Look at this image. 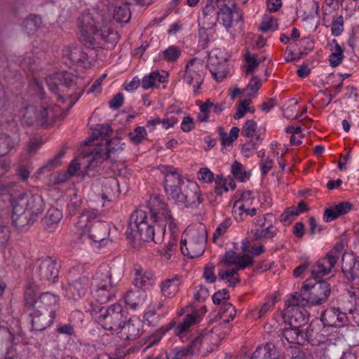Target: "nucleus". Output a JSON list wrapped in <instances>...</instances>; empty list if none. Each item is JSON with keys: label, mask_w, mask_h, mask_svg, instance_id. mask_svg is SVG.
<instances>
[{"label": "nucleus", "mask_w": 359, "mask_h": 359, "mask_svg": "<svg viewBox=\"0 0 359 359\" xmlns=\"http://www.w3.org/2000/svg\"><path fill=\"white\" fill-rule=\"evenodd\" d=\"M12 221L19 228L28 221H35L44 210V203L39 195L31 193L20 194L12 200Z\"/></svg>", "instance_id": "nucleus-1"}, {"label": "nucleus", "mask_w": 359, "mask_h": 359, "mask_svg": "<svg viewBox=\"0 0 359 359\" xmlns=\"http://www.w3.org/2000/svg\"><path fill=\"white\" fill-rule=\"evenodd\" d=\"M49 90L57 95L58 101L68 102L67 111H69L81 96L82 90H77L74 83L72 75L66 72L55 73L46 79Z\"/></svg>", "instance_id": "nucleus-2"}, {"label": "nucleus", "mask_w": 359, "mask_h": 359, "mask_svg": "<svg viewBox=\"0 0 359 359\" xmlns=\"http://www.w3.org/2000/svg\"><path fill=\"white\" fill-rule=\"evenodd\" d=\"M330 285L327 281H318L313 285L305 283L299 294L294 293L287 300L288 307H299L324 304L330 294Z\"/></svg>", "instance_id": "nucleus-3"}, {"label": "nucleus", "mask_w": 359, "mask_h": 359, "mask_svg": "<svg viewBox=\"0 0 359 359\" xmlns=\"http://www.w3.org/2000/svg\"><path fill=\"white\" fill-rule=\"evenodd\" d=\"M100 216L97 210H84L76 223L78 230L83 232L81 238H84L98 243L104 241L109 234V228L106 222L96 220Z\"/></svg>", "instance_id": "nucleus-4"}, {"label": "nucleus", "mask_w": 359, "mask_h": 359, "mask_svg": "<svg viewBox=\"0 0 359 359\" xmlns=\"http://www.w3.org/2000/svg\"><path fill=\"white\" fill-rule=\"evenodd\" d=\"M233 319V316L230 314L228 319L215 326L210 331L193 339L188 346L193 354L201 353L204 355L217 348L229 330V323Z\"/></svg>", "instance_id": "nucleus-5"}, {"label": "nucleus", "mask_w": 359, "mask_h": 359, "mask_svg": "<svg viewBox=\"0 0 359 359\" xmlns=\"http://www.w3.org/2000/svg\"><path fill=\"white\" fill-rule=\"evenodd\" d=\"M126 234L127 238L132 241H154L155 243L161 241V238L155 240L154 227L149 223L147 213L142 210H137L131 215Z\"/></svg>", "instance_id": "nucleus-6"}, {"label": "nucleus", "mask_w": 359, "mask_h": 359, "mask_svg": "<svg viewBox=\"0 0 359 359\" xmlns=\"http://www.w3.org/2000/svg\"><path fill=\"white\" fill-rule=\"evenodd\" d=\"M189 235V241L187 238H182L180 250L183 255L189 258H196L201 256L205 250L208 238V232L205 226L199 224L196 227L187 229L184 236Z\"/></svg>", "instance_id": "nucleus-7"}, {"label": "nucleus", "mask_w": 359, "mask_h": 359, "mask_svg": "<svg viewBox=\"0 0 359 359\" xmlns=\"http://www.w3.org/2000/svg\"><path fill=\"white\" fill-rule=\"evenodd\" d=\"M59 273L57 263L50 257L40 259L34 265L28 287H39L55 282Z\"/></svg>", "instance_id": "nucleus-8"}, {"label": "nucleus", "mask_w": 359, "mask_h": 359, "mask_svg": "<svg viewBox=\"0 0 359 359\" xmlns=\"http://www.w3.org/2000/svg\"><path fill=\"white\" fill-rule=\"evenodd\" d=\"M57 110V107L50 108L46 101H44L39 108L30 105L25 108L22 121L29 126H43L48 121H54L58 118ZM59 118L62 119L64 116L60 115Z\"/></svg>", "instance_id": "nucleus-9"}, {"label": "nucleus", "mask_w": 359, "mask_h": 359, "mask_svg": "<svg viewBox=\"0 0 359 359\" xmlns=\"http://www.w3.org/2000/svg\"><path fill=\"white\" fill-rule=\"evenodd\" d=\"M218 22L229 31L234 22L242 20V13L235 0H215Z\"/></svg>", "instance_id": "nucleus-10"}, {"label": "nucleus", "mask_w": 359, "mask_h": 359, "mask_svg": "<svg viewBox=\"0 0 359 359\" xmlns=\"http://www.w3.org/2000/svg\"><path fill=\"white\" fill-rule=\"evenodd\" d=\"M125 318L122 306L114 304L107 309L104 308L97 317V320L104 330L116 334Z\"/></svg>", "instance_id": "nucleus-11"}, {"label": "nucleus", "mask_w": 359, "mask_h": 359, "mask_svg": "<svg viewBox=\"0 0 359 359\" xmlns=\"http://www.w3.org/2000/svg\"><path fill=\"white\" fill-rule=\"evenodd\" d=\"M148 206L151 217L158 224L161 233L163 236L165 232L166 222L172 217L168 205L161 196L154 195L150 198Z\"/></svg>", "instance_id": "nucleus-12"}, {"label": "nucleus", "mask_w": 359, "mask_h": 359, "mask_svg": "<svg viewBox=\"0 0 359 359\" xmlns=\"http://www.w3.org/2000/svg\"><path fill=\"white\" fill-rule=\"evenodd\" d=\"M205 69L203 61L196 57L189 60L186 65L183 80L188 85H193L195 93L201 88L203 82Z\"/></svg>", "instance_id": "nucleus-13"}, {"label": "nucleus", "mask_w": 359, "mask_h": 359, "mask_svg": "<svg viewBox=\"0 0 359 359\" xmlns=\"http://www.w3.org/2000/svg\"><path fill=\"white\" fill-rule=\"evenodd\" d=\"M228 57L221 49H214L208 56V68L214 79L220 82L227 75Z\"/></svg>", "instance_id": "nucleus-14"}, {"label": "nucleus", "mask_w": 359, "mask_h": 359, "mask_svg": "<svg viewBox=\"0 0 359 359\" xmlns=\"http://www.w3.org/2000/svg\"><path fill=\"white\" fill-rule=\"evenodd\" d=\"M34 287H27L25 292V300L27 307L33 309H39L45 312H49L48 308L57 304L59 297L50 292L42 293L37 298L34 294Z\"/></svg>", "instance_id": "nucleus-15"}, {"label": "nucleus", "mask_w": 359, "mask_h": 359, "mask_svg": "<svg viewBox=\"0 0 359 359\" xmlns=\"http://www.w3.org/2000/svg\"><path fill=\"white\" fill-rule=\"evenodd\" d=\"M103 19L102 15L98 11L86 10L79 17L78 26L82 34L89 39Z\"/></svg>", "instance_id": "nucleus-16"}, {"label": "nucleus", "mask_w": 359, "mask_h": 359, "mask_svg": "<svg viewBox=\"0 0 359 359\" xmlns=\"http://www.w3.org/2000/svg\"><path fill=\"white\" fill-rule=\"evenodd\" d=\"M198 318V314L196 312H193L191 313L186 315L177 325H175V323L172 321L161 332L158 338H156L153 341H151L149 343V344L146 347V348H148L156 344L160 340L162 336L170 330H173L174 334L179 336L180 339H182L184 337V334L188 332L189 327L192 325L196 323Z\"/></svg>", "instance_id": "nucleus-17"}, {"label": "nucleus", "mask_w": 359, "mask_h": 359, "mask_svg": "<svg viewBox=\"0 0 359 359\" xmlns=\"http://www.w3.org/2000/svg\"><path fill=\"white\" fill-rule=\"evenodd\" d=\"M340 255V252L334 250L320 259L312 267V277L316 280L330 273L339 261Z\"/></svg>", "instance_id": "nucleus-18"}, {"label": "nucleus", "mask_w": 359, "mask_h": 359, "mask_svg": "<svg viewBox=\"0 0 359 359\" xmlns=\"http://www.w3.org/2000/svg\"><path fill=\"white\" fill-rule=\"evenodd\" d=\"M291 319V326L283 330L282 336L289 344L303 345L306 341V336L304 333L302 327L306 323V319L302 318V323L299 325H293L297 321V318L295 316H293Z\"/></svg>", "instance_id": "nucleus-19"}, {"label": "nucleus", "mask_w": 359, "mask_h": 359, "mask_svg": "<svg viewBox=\"0 0 359 359\" xmlns=\"http://www.w3.org/2000/svg\"><path fill=\"white\" fill-rule=\"evenodd\" d=\"M90 285L91 283L88 276H81L69 283V285L65 289V296L68 299L78 300L86 294Z\"/></svg>", "instance_id": "nucleus-20"}, {"label": "nucleus", "mask_w": 359, "mask_h": 359, "mask_svg": "<svg viewBox=\"0 0 359 359\" xmlns=\"http://www.w3.org/2000/svg\"><path fill=\"white\" fill-rule=\"evenodd\" d=\"M321 320L327 326L336 327H344L348 322L346 312L336 307L327 309L321 316Z\"/></svg>", "instance_id": "nucleus-21"}, {"label": "nucleus", "mask_w": 359, "mask_h": 359, "mask_svg": "<svg viewBox=\"0 0 359 359\" xmlns=\"http://www.w3.org/2000/svg\"><path fill=\"white\" fill-rule=\"evenodd\" d=\"M142 324L137 318H130L128 321L123 320L116 334L125 341L135 340L140 334Z\"/></svg>", "instance_id": "nucleus-22"}, {"label": "nucleus", "mask_w": 359, "mask_h": 359, "mask_svg": "<svg viewBox=\"0 0 359 359\" xmlns=\"http://www.w3.org/2000/svg\"><path fill=\"white\" fill-rule=\"evenodd\" d=\"M118 279L112 278V272L109 266L104 265L98 269L90 281L92 287L115 288Z\"/></svg>", "instance_id": "nucleus-23"}, {"label": "nucleus", "mask_w": 359, "mask_h": 359, "mask_svg": "<svg viewBox=\"0 0 359 359\" xmlns=\"http://www.w3.org/2000/svg\"><path fill=\"white\" fill-rule=\"evenodd\" d=\"M118 39V33L111 29L108 20L104 18L95 30V33H93L91 37L89 38V39L93 40L95 42L102 40L111 44L116 43Z\"/></svg>", "instance_id": "nucleus-24"}, {"label": "nucleus", "mask_w": 359, "mask_h": 359, "mask_svg": "<svg viewBox=\"0 0 359 359\" xmlns=\"http://www.w3.org/2000/svg\"><path fill=\"white\" fill-rule=\"evenodd\" d=\"M88 165L86 166V171H82L79 175L83 178L85 176H94L95 174H90L91 171H94L100 168L102 163L107 160L108 155L105 151L100 148H94L91 153L86 156Z\"/></svg>", "instance_id": "nucleus-25"}, {"label": "nucleus", "mask_w": 359, "mask_h": 359, "mask_svg": "<svg viewBox=\"0 0 359 359\" xmlns=\"http://www.w3.org/2000/svg\"><path fill=\"white\" fill-rule=\"evenodd\" d=\"M32 318V330L41 332L49 327L53 323L54 316L53 311L45 312L39 309H34L30 313Z\"/></svg>", "instance_id": "nucleus-26"}, {"label": "nucleus", "mask_w": 359, "mask_h": 359, "mask_svg": "<svg viewBox=\"0 0 359 359\" xmlns=\"http://www.w3.org/2000/svg\"><path fill=\"white\" fill-rule=\"evenodd\" d=\"M184 198L182 207L184 208H197L202 202L201 191L198 185L189 180L187 187H184Z\"/></svg>", "instance_id": "nucleus-27"}, {"label": "nucleus", "mask_w": 359, "mask_h": 359, "mask_svg": "<svg viewBox=\"0 0 359 359\" xmlns=\"http://www.w3.org/2000/svg\"><path fill=\"white\" fill-rule=\"evenodd\" d=\"M189 180L178 179L176 182L167 184L164 189L169 200L172 201L179 206H182L184 198V189L187 187Z\"/></svg>", "instance_id": "nucleus-28"}, {"label": "nucleus", "mask_w": 359, "mask_h": 359, "mask_svg": "<svg viewBox=\"0 0 359 359\" xmlns=\"http://www.w3.org/2000/svg\"><path fill=\"white\" fill-rule=\"evenodd\" d=\"M223 262L226 266L234 265L236 266L235 269L241 270L252 265V257L247 254L239 255L234 251L230 250L224 254Z\"/></svg>", "instance_id": "nucleus-29"}, {"label": "nucleus", "mask_w": 359, "mask_h": 359, "mask_svg": "<svg viewBox=\"0 0 359 359\" xmlns=\"http://www.w3.org/2000/svg\"><path fill=\"white\" fill-rule=\"evenodd\" d=\"M341 270L349 280H358L359 283V261L351 255H343Z\"/></svg>", "instance_id": "nucleus-30"}, {"label": "nucleus", "mask_w": 359, "mask_h": 359, "mask_svg": "<svg viewBox=\"0 0 359 359\" xmlns=\"http://www.w3.org/2000/svg\"><path fill=\"white\" fill-rule=\"evenodd\" d=\"M352 204L348 201H344L331 206L325 210L323 214V220L325 222H330L337 219L339 217L348 213L352 208Z\"/></svg>", "instance_id": "nucleus-31"}, {"label": "nucleus", "mask_w": 359, "mask_h": 359, "mask_svg": "<svg viewBox=\"0 0 359 359\" xmlns=\"http://www.w3.org/2000/svg\"><path fill=\"white\" fill-rule=\"evenodd\" d=\"M102 198L111 201L113 197L118 196L120 193L119 183L116 178L109 177L104 178L102 182Z\"/></svg>", "instance_id": "nucleus-32"}, {"label": "nucleus", "mask_w": 359, "mask_h": 359, "mask_svg": "<svg viewBox=\"0 0 359 359\" xmlns=\"http://www.w3.org/2000/svg\"><path fill=\"white\" fill-rule=\"evenodd\" d=\"M154 282L153 273L143 269H136L133 279L134 285L142 290H146L152 286Z\"/></svg>", "instance_id": "nucleus-33"}, {"label": "nucleus", "mask_w": 359, "mask_h": 359, "mask_svg": "<svg viewBox=\"0 0 359 359\" xmlns=\"http://www.w3.org/2000/svg\"><path fill=\"white\" fill-rule=\"evenodd\" d=\"M108 10L113 19L116 22H128L130 18L129 8L126 4H113L109 6Z\"/></svg>", "instance_id": "nucleus-34"}, {"label": "nucleus", "mask_w": 359, "mask_h": 359, "mask_svg": "<svg viewBox=\"0 0 359 359\" xmlns=\"http://www.w3.org/2000/svg\"><path fill=\"white\" fill-rule=\"evenodd\" d=\"M250 359H280V355L272 344H266L256 348Z\"/></svg>", "instance_id": "nucleus-35"}, {"label": "nucleus", "mask_w": 359, "mask_h": 359, "mask_svg": "<svg viewBox=\"0 0 359 359\" xmlns=\"http://www.w3.org/2000/svg\"><path fill=\"white\" fill-rule=\"evenodd\" d=\"M91 294L99 304H106L115 296V288L92 287Z\"/></svg>", "instance_id": "nucleus-36"}, {"label": "nucleus", "mask_w": 359, "mask_h": 359, "mask_svg": "<svg viewBox=\"0 0 359 359\" xmlns=\"http://www.w3.org/2000/svg\"><path fill=\"white\" fill-rule=\"evenodd\" d=\"M167 76L168 74L165 72H162L161 74L158 71L152 72L143 77L142 81V87L147 90L153 87L157 83H164L166 81Z\"/></svg>", "instance_id": "nucleus-37"}, {"label": "nucleus", "mask_w": 359, "mask_h": 359, "mask_svg": "<svg viewBox=\"0 0 359 359\" xmlns=\"http://www.w3.org/2000/svg\"><path fill=\"white\" fill-rule=\"evenodd\" d=\"M62 55L72 64L83 62L86 58V54L81 51L80 48L76 46H67L64 48Z\"/></svg>", "instance_id": "nucleus-38"}, {"label": "nucleus", "mask_w": 359, "mask_h": 359, "mask_svg": "<svg viewBox=\"0 0 359 359\" xmlns=\"http://www.w3.org/2000/svg\"><path fill=\"white\" fill-rule=\"evenodd\" d=\"M180 284V279L176 276L166 279L161 285L162 294L168 298L174 297L178 291Z\"/></svg>", "instance_id": "nucleus-39"}, {"label": "nucleus", "mask_w": 359, "mask_h": 359, "mask_svg": "<svg viewBox=\"0 0 359 359\" xmlns=\"http://www.w3.org/2000/svg\"><path fill=\"white\" fill-rule=\"evenodd\" d=\"M124 299L126 304L135 309L144 302L145 294L140 290H129L126 294Z\"/></svg>", "instance_id": "nucleus-40"}, {"label": "nucleus", "mask_w": 359, "mask_h": 359, "mask_svg": "<svg viewBox=\"0 0 359 359\" xmlns=\"http://www.w3.org/2000/svg\"><path fill=\"white\" fill-rule=\"evenodd\" d=\"M217 22V16L214 15H203L202 14L200 15L198 18L199 36L202 37L205 34L206 30L215 27Z\"/></svg>", "instance_id": "nucleus-41"}, {"label": "nucleus", "mask_w": 359, "mask_h": 359, "mask_svg": "<svg viewBox=\"0 0 359 359\" xmlns=\"http://www.w3.org/2000/svg\"><path fill=\"white\" fill-rule=\"evenodd\" d=\"M19 141L18 136L12 138L5 133L0 134V156L7 154Z\"/></svg>", "instance_id": "nucleus-42"}, {"label": "nucleus", "mask_w": 359, "mask_h": 359, "mask_svg": "<svg viewBox=\"0 0 359 359\" xmlns=\"http://www.w3.org/2000/svg\"><path fill=\"white\" fill-rule=\"evenodd\" d=\"M330 50L332 51V53L330 55V63L332 67H336L341 62L344 58L343 49L337 43V40L333 39Z\"/></svg>", "instance_id": "nucleus-43"}, {"label": "nucleus", "mask_w": 359, "mask_h": 359, "mask_svg": "<svg viewBox=\"0 0 359 359\" xmlns=\"http://www.w3.org/2000/svg\"><path fill=\"white\" fill-rule=\"evenodd\" d=\"M62 217V212L57 208H52L46 212L43 222L47 228L52 229L55 224H57L61 220Z\"/></svg>", "instance_id": "nucleus-44"}, {"label": "nucleus", "mask_w": 359, "mask_h": 359, "mask_svg": "<svg viewBox=\"0 0 359 359\" xmlns=\"http://www.w3.org/2000/svg\"><path fill=\"white\" fill-rule=\"evenodd\" d=\"M161 172L165 175V179L163 181V187L167 184L176 182L178 179H182L178 174L177 169L172 166L162 165L160 168Z\"/></svg>", "instance_id": "nucleus-45"}, {"label": "nucleus", "mask_w": 359, "mask_h": 359, "mask_svg": "<svg viewBox=\"0 0 359 359\" xmlns=\"http://www.w3.org/2000/svg\"><path fill=\"white\" fill-rule=\"evenodd\" d=\"M41 18L35 15H30L24 22L23 28L29 34H34L41 25Z\"/></svg>", "instance_id": "nucleus-46"}, {"label": "nucleus", "mask_w": 359, "mask_h": 359, "mask_svg": "<svg viewBox=\"0 0 359 359\" xmlns=\"http://www.w3.org/2000/svg\"><path fill=\"white\" fill-rule=\"evenodd\" d=\"M65 152L63 151L59 152L53 158L50 159L44 165L37 170L38 174H43L46 172H50L53 169L59 167L61 164V159L64 156Z\"/></svg>", "instance_id": "nucleus-47"}, {"label": "nucleus", "mask_w": 359, "mask_h": 359, "mask_svg": "<svg viewBox=\"0 0 359 359\" xmlns=\"http://www.w3.org/2000/svg\"><path fill=\"white\" fill-rule=\"evenodd\" d=\"M196 105L199 107L200 111L198 114V118L201 122H207L209 118V113L213 103L208 99L205 102L200 100L196 101Z\"/></svg>", "instance_id": "nucleus-48"}, {"label": "nucleus", "mask_w": 359, "mask_h": 359, "mask_svg": "<svg viewBox=\"0 0 359 359\" xmlns=\"http://www.w3.org/2000/svg\"><path fill=\"white\" fill-rule=\"evenodd\" d=\"M277 233V229L270 224L266 228H259L255 231L254 237L256 240H262L264 238H272Z\"/></svg>", "instance_id": "nucleus-49"}, {"label": "nucleus", "mask_w": 359, "mask_h": 359, "mask_svg": "<svg viewBox=\"0 0 359 359\" xmlns=\"http://www.w3.org/2000/svg\"><path fill=\"white\" fill-rule=\"evenodd\" d=\"M275 303V298L267 299L260 308H257L252 312V317L256 319L261 318L273 307Z\"/></svg>", "instance_id": "nucleus-50"}, {"label": "nucleus", "mask_w": 359, "mask_h": 359, "mask_svg": "<svg viewBox=\"0 0 359 359\" xmlns=\"http://www.w3.org/2000/svg\"><path fill=\"white\" fill-rule=\"evenodd\" d=\"M192 355V351L188 346L175 348L170 353V356L172 359H189Z\"/></svg>", "instance_id": "nucleus-51"}, {"label": "nucleus", "mask_w": 359, "mask_h": 359, "mask_svg": "<svg viewBox=\"0 0 359 359\" xmlns=\"http://www.w3.org/2000/svg\"><path fill=\"white\" fill-rule=\"evenodd\" d=\"M82 203L81 199L76 194L72 195L70 201L67 206V211L69 216H74L81 208Z\"/></svg>", "instance_id": "nucleus-52"}, {"label": "nucleus", "mask_w": 359, "mask_h": 359, "mask_svg": "<svg viewBox=\"0 0 359 359\" xmlns=\"http://www.w3.org/2000/svg\"><path fill=\"white\" fill-rule=\"evenodd\" d=\"M278 29V23L276 19L269 15H264L263 17L260 29L264 32L275 31Z\"/></svg>", "instance_id": "nucleus-53"}, {"label": "nucleus", "mask_w": 359, "mask_h": 359, "mask_svg": "<svg viewBox=\"0 0 359 359\" xmlns=\"http://www.w3.org/2000/svg\"><path fill=\"white\" fill-rule=\"evenodd\" d=\"M177 237H170V239L165 245L162 250V255L166 259H169L171 258L172 255L175 254L176 251V246L177 243Z\"/></svg>", "instance_id": "nucleus-54"}, {"label": "nucleus", "mask_w": 359, "mask_h": 359, "mask_svg": "<svg viewBox=\"0 0 359 359\" xmlns=\"http://www.w3.org/2000/svg\"><path fill=\"white\" fill-rule=\"evenodd\" d=\"M257 124L252 120L246 121L241 130V135L247 137H252L257 135Z\"/></svg>", "instance_id": "nucleus-55"}, {"label": "nucleus", "mask_w": 359, "mask_h": 359, "mask_svg": "<svg viewBox=\"0 0 359 359\" xmlns=\"http://www.w3.org/2000/svg\"><path fill=\"white\" fill-rule=\"evenodd\" d=\"M111 131V127L107 124L97 125L93 132V139L90 142H93L95 140H98L99 138L102 140V138L107 137Z\"/></svg>", "instance_id": "nucleus-56"}, {"label": "nucleus", "mask_w": 359, "mask_h": 359, "mask_svg": "<svg viewBox=\"0 0 359 359\" xmlns=\"http://www.w3.org/2000/svg\"><path fill=\"white\" fill-rule=\"evenodd\" d=\"M123 144L119 138H113L107 142V146L104 149V151L106 150L105 153L109 157L111 154L123 150Z\"/></svg>", "instance_id": "nucleus-57"}, {"label": "nucleus", "mask_w": 359, "mask_h": 359, "mask_svg": "<svg viewBox=\"0 0 359 359\" xmlns=\"http://www.w3.org/2000/svg\"><path fill=\"white\" fill-rule=\"evenodd\" d=\"M164 58L168 62L177 60L181 55V50L176 46H169L163 51Z\"/></svg>", "instance_id": "nucleus-58"}, {"label": "nucleus", "mask_w": 359, "mask_h": 359, "mask_svg": "<svg viewBox=\"0 0 359 359\" xmlns=\"http://www.w3.org/2000/svg\"><path fill=\"white\" fill-rule=\"evenodd\" d=\"M262 139L257 135L256 137L255 142L254 141H249L242 146V154L245 156H250L253 151H255L257 149V146L261 143Z\"/></svg>", "instance_id": "nucleus-59"}, {"label": "nucleus", "mask_w": 359, "mask_h": 359, "mask_svg": "<svg viewBox=\"0 0 359 359\" xmlns=\"http://www.w3.org/2000/svg\"><path fill=\"white\" fill-rule=\"evenodd\" d=\"M147 131L144 127H137L133 132L129 133L130 140L135 144L140 143L146 137Z\"/></svg>", "instance_id": "nucleus-60"}, {"label": "nucleus", "mask_w": 359, "mask_h": 359, "mask_svg": "<svg viewBox=\"0 0 359 359\" xmlns=\"http://www.w3.org/2000/svg\"><path fill=\"white\" fill-rule=\"evenodd\" d=\"M231 172L233 175L241 182H243L248 178L242 164L236 161H234L231 165Z\"/></svg>", "instance_id": "nucleus-61"}, {"label": "nucleus", "mask_w": 359, "mask_h": 359, "mask_svg": "<svg viewBox=\"0 0 359 359\" xmlns=\"http://www.w3.org/2000/svg\"><path fill=\"white\" fill-rule=\"evenodd\" d=\"M215 182V191L217 195L221 196L224 192H227L229 187H227V180L223 176L217 175Z\"/></svg>", "instance_id": "nucleus-62"}, {"label": "nucleus", "mask_w": 359, "mask_h": 359, "mask_svg": "<svg viewBox=\"0 0 359 359\" xmlns=\"http://www.w3.org/2000/svg\"><path fill=\"white\" fill-rule=\"evenodd\" d=\"M231 221L230 219L229 218H226L215 229L214 233H213V236H212V240H213V242H216L217 239L221 236L222 235H223L226 231V230L228 229V228L231 226Z\"/></svg>", "instance_id": "nucleus-63"}, {"label": "nucleus", "mask_w": 359, "mask_h": 359, "mask_svg": "<svg viewBox=\"0 0 359 359\" xmlns=\"http://www.w3.org/2000/svg\"><path fill=\"white\" fill-rule=\"evenodd\" d=\"M199 181L204 183H211L214 180V174L207 168H201L197 172Z\"/></svg>", "instance_id": "nucleus-64"}]
</instances>
